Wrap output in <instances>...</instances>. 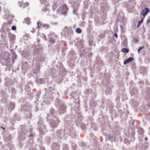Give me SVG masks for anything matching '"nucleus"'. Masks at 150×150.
I'll return each instance as SVG.
<instances>
[{
	"instance_id": "nucleus-1",
	"label": "nucleus",
	"mask_w": 150,
	"mask_h": 150,
	"mask_svg": "<svg viewBox=\"0 0 150 150\" xmlns=\"http://www.w3.org/2000/svg\"><path fill=\"white\" fill-rule=\"evenodd\" d=\"M59 122L60 121L58 119V118L55 117L52 118L50 123L52 127L54 128L57 126Z\"/></svg>"
},
{
	"instance_id": "nucleus-2",
	"label": "nucleus",
	"mask_w": 150,
	"mask_h": 150,
	"mask_svg": "<svg viewBox=\"0 0 150 150\" xmlns=\"http://www.w3.org/2000/svg\"><path fill=\"white\" fill-rule=\"evenodd\" d=\"M2 61L5 64L6 63V64H5V65L9 67H10L12 64L11 62V60L8 56H6L5 57H2Z\"/></svg>"
},
{
	"instance_id": "nucleus-3",
	"label": "nucleus",
	"mask_w": 150,
	"mask_h": 150,
	"mask_svg": "<svg viewBox=\"0 0 150 150\" xmlns=\"http://www.w3.org/2000/svg\"><path fill=\"white\" fill-rule=\"evenodd\" d=\"M68 10V8L67 6L64 5L60 7L58 10V11L59 12H60L62 14H65L67 13Z\"/></svg>"
},
{
	"instance_id": "nucleus-4",
	"label": "nucleus",
	"mask_w": 150,
	"mask_h": 150,
	"mask_svg": "<svg viewBox=\"0 0 150 150\" xmlns=\"http://www.w3.org/2000/svg\"><path fill=\"white\" fill-rule=\"evenodd\" d=\"M49 37L50 38V41L52 43H54L55 42V40L57 38V36L54 35L53 32H50V33L49 35Z\"/></svg>"
},
{
	"instance_id": "nucleus-5",
	"label": "nucleus",
	"mask_w": 150,
	"mask_h": 150,
	"mask_svg": "<svg viewBox=\"0 0 150 150\" xmlns=\"http://www.w3.org/2000/svg\"><path fill=\"white\" fill-rule=\"evenodd\" d=\"M56 112L52 108L50 109V110L49 113H47V116L48 117L52 116V118L55 117H57L56 116Z\"/></svg>"
},
{
	"instance_id": "nucleus-6",
	"label": "nucleus",
	"mask_w": 150,
	"mask_h": 150,
	"mask_svg": "<svg viewBox=\"0 0 150 150\" xmlns=\"http://www.w3.org/2000/svg\"><path fill=\"white\" fill-rule=\"evenodd\" d=\"M145 10H143L142 11L141 13V15L143 16L144 17V18L145 17V16L146 14L147 13L149 12V10L148 8H145Z\"/></svg>"
},
{
	"instance_id": "nucleus-7",
	"label": "nucleus",
	"mask_w": 150,
	"mask_h": 150,
	"mask_svg": "<svg viewBox=\"0 0 150 150\" xmlns=\"http://www.w3.org/2000/svg\"><path fill=\"white\" fill-rule=\"evenodd\" d=\"M48 90H49L50 91V93H48V94H49V96H50V98H52L53 99V97L54 96V95H55L56 96H57L56 94L53 93V97H52V96H51V95H52V93L50 92V91H53L54 90V88L51 87L49 86L48 88Z\"/></svg>"
},
{
	"instance_id": "nucleus-8",
	"label": "nucleus",
	"mask_w": 150,
	"mask_h": 150,
	"mask_svg": "<svg viewBox=\"0 0 150 150\" xmlns=\"http://www.w3.org/2000/svg\"><path fill=\"white\" fill-rule=\"evenodd\" d=\"M134 60V59L133 57H130L128 58L126 60L124 61V64H128L129 62L132 61Z\"/></svg>"
},
{
	"instance_id": "nucleus-9",
	"label": "nucleus",
	"mask_w": 150,
	"mask_h": 150,
	"mask_svg": "<svg viewBox=\"0 0 150 150\" xmlns=\"http://www.w3.org/2000/svg\"><path fill=\"white\" fill-rule=\"evenodd\" d=\"M23 23L27 24H29L31 23L30 19V18H25Z\"/></svg>"
},
{
	"instance_id": "nucleus-10",
	"label": "nucleus",
	"mask_w": 150,
	"mask_h": 150,
	"mask_svg": "<svg viewBox=\"0 0 150 150\" xmlns=\"http://www.w3.org/2000/svg\"><path fill=\"white\" fill-rule=\"evenodd\" d=\"M37 28L38 29V30L39 29L41 28V26H43V24L40 21H38L37 22Z\"/></svg>"
},
{
	"instance_id": "nucleus-11",
	"label": "nucleus",
	"mask_w": 150,
	"mask_h": 150,
	"mask_svg": "<svg viewBox=\"0 0 150 150\" xmlns=\"http://www.w3.org/2000/svg\"><path fill=\"white\" fill-rule=\"evenodd\" d=\"M38 69H35L32 71V73L34 74H37L40 73V68L38 67Z\"/></svg>"
},
{
	"instance_id": "nucleus-12",
	"label": "nucleus",
	"mask_w": 150,
	"mask_h": 150,
	"mask_svg": "<svg viewBox=\"0 0 150 150\" xmlns=\"http://www.w3.org/2000/svg\"><path fill=\"white\" fill-rule=\"evenodd\" d=\"M121 51L124 53H127L129 52V50L126 48H124L122 49Z\"/></svg>"
},
{
	"instance_id": "nucleus-13",
	"label": "nucleus",
	"mask_w": 150,
	"mask_h": 150,
	"mask_svg": "<svg viewBox=\"0 0 150 150\" xmlns=\"http://www.w3.org/2000/svg\"><path fill=\"white\" fill-rule=\"evenodd\" d=\"M76 32L78 33H80L81 32V30L80 28H77L76 29Z\"/></svg>"
},
{
	"instance_id": "nucleus-14",
	"label": "nucleus",
	"mask_w": 150,
	"mask_h": 150,
	"mask_svg": "<svg viewBox=\"0 0 150 150\" xmlns=\"http://www.w3.org/2000/svg\"><path fill=\"white\" fill-rule=\"evenodd\" d=\"M72 147L73 149L74 150H75L77 148V146L76 145L74 144H72Z\"/></svg>"
},
{
	"instance_id": "nucleus-15",
	"label": "nucleus",
	"mask_w": 150,
	"mask_h": 150,
	"mask_svg": "<svg viewBox=\"0 0 150 150\" xmlns=\"http://www.w3.org/2000/svg\"><path fill=\"white\" fill-rule=\"evenodd\" d=\"M124 142L125 144H129L130 143V142H129L127 139H124Z\"/></svg>"
},
{
	"instance_id": "nucleus-16",
	"label": "nucleus",
	"mask_w": 150,
	"mask_h": 150,
	"mask_svg": "<svg viewBox=\"0 0 150 150\" xmlns=\"http://www.w3.org/2000/svg\"><path fill=\"white\" fill-rule=\"evenodd\" d=\"M49 25L47 24H44L43 26V27H45V28H48Z\"/></svg>"
},
{
	"instance_id": "nucleus-17",
	"label": "nucleus",
	"mask_w": 150,
	"mask_h": 150,
	"mask_svg": "<svg viewBox=\"0 0 150 150\" xmlns=\"http://www.w3.org/2000/svg\"><path fill=\"white\" fill-rule=\"evenodd\" d=\"M144 46H142V47H139V49L138 50V52H139V51H140L142 49H143L144 48Z\"/></svg>"
},
{
	"instance_id": "nucleus-18",
	"label": "nucleus",
	"mask_w": 150,
	"mask_h": 150,
	"mask_svg": "<svg viewBox=\"0 0 150 150\" xmlns=\"http://www.w3.org/2000/svg\"><path fill=\"white\" fill-rule=\"evenodd\" d=\"M29 5V3L28 2L25 3L24 5V7H26Z\"/></svg>"
},
{
	"instance_id": "nucleus-19",
	"label": "nucleus",
	"mask_w": 150,
	"mask_h": 150,
	"mask_svg": "<svg viewBox=\"0 0 150 150\" xmlns=\"http://www.w3.org/2000/svg\"><path fill=\"white\" fill-rule=\"evenodd\" d=\"M42 11L43 12H46L47 11H49L48 8H44V9H42Z\"/></svg>"
},
{
	"instance_id": "nucleus-20",
	"label": "nucleus",
	"mask_w": 150,
	"mask_h": 150,
	"mask_svg": "<svg viewBox=\"0 0 150 150\" xmlns=\"http://www.w3.org/2000/svg\"><path fill=\"white\" fill-rule=\"evenodd\" d=\"M11 29L12 30H15L16 29V27L15 26H13L11 27Z\"/></svg>"
},
{
	"instance_id": "nucleus-21",
	"label": "nucleus",
	"mask_w": 150,
	"mask_h": 150,
	"mask_svg": "<svg viewBox=\"0 0 150 150\" xmlns=\"http://www.w3.org/2000/svg\"><path fill=\"white\" fill-rule=\"evenodd\" d=\"M150 23V16L149 17L147 20L146 24L148 23Z\"/></svg>"
},
{
	"instance_id": "nucleus-22",
	"label": "nucleus",
	"mask_w": 150,
	"mask_h": 150,
	"mask_svg": "<svg viewBox=\"0 0 150 150\" xmlns=\"http://www.w3.org/2000/svg\"><path fill=\"white\" fill-rule=\"evenodd\" d=\"M12 92L13 93V94L15 93H16V89L14 88H12Z\"/></svg>"
},
{
	"instance_id": "nucleus-23",
	"label": "nucleus",
	"mask_w": 150,
	"mask_h": 150,
	"mask_svg": "<svg viewBox=\"0 0 150 150\" xmlns=\"http://www.w3.org/2000/svg\"><path fill=\"white\" fill-rule=\"evenodd\" d=\"M143 19H141V20L139 21L138 22V23L139 24H140L143 23Z\"/></svg>"
},
{
	"instance_id": "nucleus-24",
	"label": "nucleus",
	"mask_w": 150,
	"mask_h": 150,
	"mask_svg": "<svg viewBox=\"0 0 150 150\" xmlns=\"http://www.w3.org/2000/svg\"><path fill=\"white\" fill-rule=\"evenodd\" d=\"M63 110L62 111V113H64L65 112V110H66V108L65 107H63Z\"/></svg>"
},
{
	"instance_id": "nucleus-25",
	"label": "nucleus",
	"mask_w": 150,
	"mask_h": 150,
	"mask_svg": "<svg viewBox=\"0 0 150 150\" xmlns=\"http://www.w3.org/2000/svg\"><path fill=\"white\" fill-rule=\"evenodd\" d=\"M114 37H115L117 39V35L116 33H115L113 35Z\"/></svg>"
},
{
	"instance_id": "nucleus-26",
	"label": "nucleus",
	"mask_w": 150,
	"mask_h": 150,
	"mask_svg": "<svg viewBox=\"0 0 150 150\" xmlns=\"http://www.w3.org/2000/svg\"><path fill=\"white\" fill-rule=\"evenodd\" d=\"M107 137L109 139H111V136L110 135H108Z\"/></svg>"
},
{
	"instance_id": "nucleus-27",
	"label": "nucleus",
	"mask_w": 150,
	"mask_h": 150,
	"mask_svg": "<svg viewBox=\"0 0 150 150\" xmlns=\"http://www.w3.org/2000/svg\"><path fill=\"white\" fill-rule=\"evenodd\" d=\"M28 136L29 137H33V135L32 134H31L29 135Z\"/></svg>"
},
{
	"instance_id": "nucleus-28",
	"label": "nucleus",
	"mask_w": 150,
	"mask_h": 150,
	"mask_svg": "<svg viewBox=\"0 0 150 150\" xmlns=\"http://www.w3.org/2000/svg\"><path fill=\"white\" fill-rule=\"evenodd\" d=\"M31 31L33 33H34L35 32V30L34 29H33V30H31Z\"/></svg>"
},
{
	"instance_id": "nucleus-29",
	"label": "nucleus",
	"mask_w": 150,
	"mask_h": 150,
	"mask_svg": "<svg viewBox=\"0 0 150 150\" xmlns=\"http://www.w3.org/2000/svg\"><path fill=\"white\" fill-rule=\"evenodd\" d=\"M1 128H2V129H3L4 130H5V128L4 127H2V126L1 127Z\"/></svg>"
},
{
	"instance_id": "nucleus-30",
	"label": "nucleus",
	"mask_w": 150,
	"mask_h": 150,
	"mask_svg": "<svg viewBox=\"0 0 150 150\" xmlns=\"http://www.w3.org/2000/svg\"><path fill=\"white\" fill-rule=\"evenodd\" d=\"M140 24H139L138 23V24L137 25V27H139V25Z\"/></svg>"
},
{
	"instance_id": "nucleus-31",
	"label": "nucleus",
	"mask_w": 150,
	"mask_h": 150,
	"mask_svg": "<svg viewBox=\"0 0 150 150\" xmlns=\"http://www.w3.org/2000/svg\"><path fill=\"white\" fill-rule=\"evenodd\" d=\"M145 140H147V138L146 137H145Z\"/></svg>"
},
{
	"instance_id": "nucleus-32",
	"label": "nucleus",
	"mask_w": 150,
	"mask_h": 150,
	"mask_svg": "<svg viewBox=\"0 0 150 150\" xmlns=\"http://www.w3.org/2000/svg\"><path fill=\"white\" fill-rule=\"evenodd\" d=\"M75 12H76V11H75V10H74V11H73V12H74V14H75Z\"/></svg>"
},
{
	"instance_id": "nucleus-33",
	"label": "nucleus",
	"mask_w": 150,
	"mask_h": 150,
	"mask_svg": "<svg viewBox=\"0 0 150 150\" xmlns=\"http://www.w3.org/2000/svg\"><path fill=\"white\" fill-rule=\"evenodd\" d=\"M137 39H135V41L137 42Z\"/></svg>"
},
{
	"instance_id": "nucleus-34",
	"label": "nucleus",
	"mask_w": 150,
	"mask_h": 150,
	"mask_svg": "<svg viewBox=\"0 0 150 150\" xmlns=\"http://www.w3.org/2000/svg\"><path fill=\"white\" fill-rule=\"evenodd\" d=\"M19 6L21 7H22V5H20V4H19Z\"/></svg>"
},
{
	"instance_id": "nucleus-35",
	"label": "nucleus",
	"mask_w": 150,
	"mask_h": 150,
	"mask_svg": "<svg viewBox=\"0 0 150 150\" xmlns=\"http://www.w3.org/2000/svg\"><path fill=\"white\" fill-rule=\"evenodd\" d=\"M65 29L67 30H68V28H65Z\"/></svg>"
},
{
	"instance_id": "nucleus-36",
	"label": "nucleus",
	"mask_w": 150,
	"mask_h": 150,
	"mask_svg": "<svg viewBox=\"0 0 150 150\" xmlns=\"http://www.w3.org/2000/svg\"><path fill=\"white\" fill-rule=\"evenodd\" d=\"M11 62V63L12 62ZM12 63H13V61H12ZM12 64H13V63H12Z\"/></svg>"
},
{
	"instance_id": "nucleus-37",
	"label": "nucleus",
	"mask_w": 150,
	"mask_h": 150,
	"mask_svg": "<svg viewBox=\"0 0 150 150\" xmlns=\"http://www.w3.org/2000/svg\"><path fill=\"white\" fill-rule=\"evenodd\" d=\"M39 40H38V42H39Z\"/></svg>"
},
{
	"instance_id": "nucleus-38",
	"label": "nucleus",
	"mask_w": 150,
	"mask_h": 150,
	"mask_svg": "<svg viewBox=\"0 0 150 150\" xmlns=\"http://www.w3.org/2000/svg\"><path fill=\"white\" fill-rule=\"evenodd\" d=\"M8 24H9V23H10L8 22Z\"/></svg>"
},
{
	"instance_id": "nucleus-39",
	"label": "nucleus",
	"mask_w": 150,
	"mask_h": 150,
	"mask_svg": "<svg viewBox=\"0 0 150 150\" xmlns=\"http://www.w3.org/2000/svg\"><path fill=\"white\" fill-rule=\"evenodd\" d=\"M57 94H58V92H57Z\"/></svg>"
},
{
	"instance_id": "nucleus-40",
	"label": "nucleus",
	"mask_w": 150,
	"mask_h": 150,
	"mask_svg": "<svg viewBox=\"0 0 150 150\" xmlns=\"http://www.w3.org/2000/svg\"><path fill=\"white\" fill-rule=\"evenodd\" d=\"M10 70V69H9L8 70L9 71V70Z\"/></svg>"
},
{
	"instance_id": "nucleus-41",
	"label": "nucleus",
	"mask_w": 150,
	"mask_h": 150,
	"mask_svg": "<svg viewBox=\"0 0 150 150\" xmlns=\"http://www.w3.org/2000/svg\"><path fill=\"white\" fill-rule=\"evenodd\" d=\"M1 82V80H0V82Z\"/></svg>"
},
{
	"instance_id": "nucleus-42",
	"label": "nucleus",
	"mask_w": 150,
	"mask_h": 150,
	"mask_svg": "<svg viewBox=\"0 0 150 150\" xmlns=\"http://www.w3.org/2000/svg\"><path fill=\"white\" fill-rule=\"evenodd\" d=\"M40 1H41V0H40Z\"/></svg>"
}]
</instances>
